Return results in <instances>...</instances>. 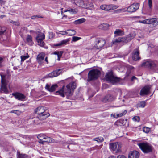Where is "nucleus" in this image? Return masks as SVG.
Returning <instances> with one entry per match:
<instances>
[{"label":"nucleus","mask_w":158,"mask_h":158,"mask_svg":"<svg viewBox=\"0 0 158 158\" xmlns=\"http://www.w3.org/2000/svg\"><path fill=\"white\" fill-rule=\"evenodd\" d=\"M108 158H116L115 156H114L112 155L110 156Z\"/></svg>","instance_id":"obj_57"},{"label":"nucleus","mask_w":158,"mask_h":158,"mask_svg":"<svg viewBox=\"0 0 158 158\" xmlns=\"http://www.w3.org/2000/svg\"><path fill=\"white\" fill-rule=\"evenodd\" d=\"M100 74V71L97 69L91 70L88 73V80L90 81L97 79Z\"/></svg>","instance_id":"obj_6"},{"label":"nucleus","mask_w":158,"mask_h":158,"mask_svg":"<svg viewBox=\"0 0 158 158\" xmlns=\"http://www.w3.org/2000/svg\"><path fill=\"white\" fill-rule=\"evenodd\" d=\"M6 30V28L4 27L0 26V35H3Z\"/></svg>","instance_id":"obj_40"},{"label":"nucleus","mask_w":158,"mask_h":158,"mask_svg":"<svg viewBox=\"0 0 158 158\" xmlns=\"http://www.w3.org/2000/svg\"><path fill=\"white\" fill-rule=\"evenodd\" d=\"M58 87L57 84L53 85L51 86H50L48 84H46L45 88L50 92L54 91Z\"/></svg>","instance_id":"obj_19"},{"label":"nucleus","mask_w":158,"mask_h":158,"mask_svg":"<svg viewBox=\"0 0 158 158\" xmlns=\"http://www.w3.org/2000/svg\"><path fill=\"white\" fill-rule=\"evenodd\" d=\"M106 44L105 40L101 38L96 39L94 43V47L98 49L102 48Z\"/></svg>","instance_id":"obj_9"},{"label":"nucleus","mask_w":158,"mask_h":158,"mask_svg":"<svg viewBox=\"0 0 158 158\" xmlns=\"http://www.w3.org/2000/svg\"><path fill=\"white\" fill-rule=\"evenodd\" d=\"M124 38H123L119 37L118 39H115L113 40L112 43L114 44H117L120 42L123 41Z\"/></svg>","instance_id":"obj_29"},{"label":"nucleus","mask_w":158,"mask_h":158,"mask_svg":"<svg viewBox=\"0 0 158 158\" xmlns=\"http://www.w3.org/2000/svg\"><path fill=\"white\" fill-rule=\"evenodd\" d=\"M145 106V102L144 101H142L138 103L137 106L138 107L144 108Z\"/></svg>","instance_id":"obj_39"},{"label":"nucleus","mask_w":158,"mask_h":158,"mask_svg":"<svg viewBox=\"0 0 158 158\" xmlns=\"http://www.w3.org/2000/svg\"><path fill=\"white\" fill-rule=\"evenodd\" d=\"M105 79L106 81L113 84L119 81V79L115 77L111 71L109 72L106 73L105 76Z\"/></svg>","instance_id":"obj_8"},{"label":"nucleus","mask_w":158,"mask_h":158,"mask_svg":"<svg viewBox=\"0 0 158 158\" xmlns=\"http://www.w3.org/2000/svg\"><path fill=\"white\" fill-rule=\"evenodd\" d=\"M114 124L117 126H122L124 125V120L123 119L118 120Z\"/></svg>","instance_id":"obj_33"},{"label":"nucleus","mask_w":158,"mask_h":158,"mask_svg":"<svg viewBox=\"0 0 158 158\" xmlns=\"http://www.w3.org/2000/svg\"><path fill=\"white\" fill-rule=\"evenodd\" d=\"M84 6L85 7H83V8H88L89 9H92L93 7V3L88 0H86L84 2Z\"/></svg>","instance_id":"obj_18"},{"label":"nucleus","mask_w":158,"mask_h":158,"mask_svg":"<svg viewBox=\"0 0 158 158\" xmlns=\"http://www.w3.org/2000/svg\"><path fill=\"white\" fill-rule=\"evenodd\" d=\"M37 17V15H34L31 16V18L32 19H34L35 18Z\"/></svg>","instance_id":"obj_56"},{"label":"nucleus","mask_w":158,"mask_h":158,"mask_svg":"<svg viewBox=\"0 0 158 158\" xmlns=\"http://www.w3.org/2000/svg\"><path fill=\"white\" fill-rule=\"evenodd\" d=\"M81 38L80 37L77 36H73L72 37V42H76L78 40L81 39Z\"/></svg>","instance_id":"obj_44"},{"label":"nucleus","mask_w":158,"mask_h":158,"mask_svg":"<svg viewBox=\"0 0 158 158\" xmlns=\"http://www.w3.org/2000/svg\"><path fill=\"white\" fill-rule=\"evenodd\" d=\"M139 22L146 24H151L156 25L157 24L158 21L157 19L155 18L147 19L139 21Z\"/></svg>","instance_id":"obj_11"},{"label":"nucleus","mask_w":158,"mask_h":158,"mask_svg":"<svg viewBox=\"0 0 158 158\" xmlns=\"http://www.w3.org/2000/svg\"><path fill=\"white\" fill-rule=\"evenodd\" d=\"M124 101H125V100L124 99H120L119 102L122 104V105L121 106H120L123 105V104H124V103L123 102H124Z\"/></svg>","instance_id":"obj_51"},{"label":"nucleus","mask_w":158,"mask_h":158,"mask_svg":"<svg viewBox=\"0 0 158 158\" xmlns=\"http://www.w3.org/2000/svg\"><path fill=\"white\" fill-rule=\"evenodd\" d=\"M85 19L84 18H81L76 20L74 21L75 24H81L85 21Z\"/></svg>","instance_id":"obj_37"},{"label":"nucleus","mask_w":158,"mask_h":158,"mask_svg":"<svg viewBox=\"0 0 158 158\" xmlns=\"http://www.w3.org/2000/svg\"><path fill=\"white\" fill-rule=\"evenodd\" d=\"M117 158H126V157L123 155H119L117 156Z\"/></svg>","instance_id":"obj_52"},{"label":"nucleus","mask_w":158,"mask_h":158,"mask_svg":"<svg viewBox=\"0 0 158 158\" xmlns=\"http://www.w3.org/2000/svg\"><path fill=\"white\" fill-rule=\"evenodd\" d=\"M46 108L45 107L40 106L35 110V112L39 114L40 118L41 120H43L45 119L50 115L48 113L46 112Z\"/></svg>","instance_id":"obj_2"},{"label":"nucleus","mask_w":158,"mask_h":158,"mask_svg":"<svg viewBox=\"0 0 158 158\" xmlns=\"http://www.w3.org/2000/svg\"><path fill=\"white\" fill-rule=\"evenodd\" d=\"M26 43L28 45L31 46L33 45L34 42L32 40V37L31 35H28L26 38Z\"/></svg>","instance_id":"obj_20"},{"label":"nucleus","mask_w":158,"mask_h":158,"mask_svg":"<svg viewBox=\"0 0 158 158\" xmlns=\"http://www.w3.org/2000/svg\"><path fill=\"white\" fill-rule=\"evenodd\" d=\"M84 2L82 0H75L74 3L77 6L82 7H85L84 6Z\"/></svg>","instance_id":"obj_27"},{"label":"nucleus","mask_w":158,"mask_h":158,"mask_svg":"<svg viewBox=\"0 0 158 158\" xmlns=\"http://www.w3.org/2000/svg\"><path fill=\"white\" fill-rule=\"evenodd\" d=\"M10 113H15L18 115H19L21 113V112L18 110H13L10 111Z\"/></svg>","instance_id":"obj_46"},{"label":"nucleus","mask_w":158,"mask_h":158,"mask_svg":"<svg viewBox=\"0 0 158 158\" xmlns=\"http://www.w3.org/2000/svg\"><path fill=\"white\" fill-rule=\"evenodd\" d=\"M127 113V110H124L122 112L120 113L119 114H117V116L118 117H122V116L125 115Z\"/></svg>","instance_id":"obj_42"},{"label":"nucleus","mask_w":158,"mask_h":158,"mask_svg":"<svg viewBox=\"0 0 158 158\" xmlns=\"http://www.w3.org/2000/svg\"><path fill=\"white\" fill-rule=\"evenodd\" d=\"M113 1H116V0H113Z\"/></svg>","instance_id":"obj_63"},{"label":"nucleus","mask_w":158,"mask_h":158,"mask_svg":"<svg viewBox=\"0 0 158 158\" xmlns=\"http://www.w3.org/2000/svg\"><path fill=\"white\" fill-rule=\"evenodd\" d=\"M45 56V54L43 53H41L39 54L37 56V60L39 64H41L44 60Z\"/></svg>","instance_id":"obj_22"},{"label":"nucleus","mask_w":158,"mask_h":158,"mask_svg":"<svg viewBox=\"0 0 158 158\" xmlns=\"http://www.w3.org/2000/svg\"><path fill=\"white\" fill-rule=\"evenodd\" d=\"M139 7V5L138 3L133 4L128 7L127 9L128 12H133L135 11Z\"/></svg>","instance_id":"obj_12"},{"label":"nucleus","mask_w":158,"mask_h":158,"mask_svg":"<svg viewBox=\"0 0 158 158\" xmlns=\"http://www.w3.org/2000/svg\"><path fill=\"white\" fill-rule=\"evenodd\" d=\"M62 33H61V34L63 35H67V31H62Z\"/></svg>","instance_id":"obj_53"},{"label":"nucleus","mask_w":158,"mask_h":158,"mask_svg":"<svg viewBox=\"0 0 158 158\" xmlns=\"http://www.w3.org/2000/svg\"><path fill=\"white\" fill-rule=\"evenodd\" d=\"M135 36V32H133L127 35L126 38V40L127 42L130 41L131 40L134 38Z\"/></svg>","instance_id":"obj_26"},{"label":"nucleus","mask_w":158,"mask_h":158,"mask_svg":"<svg viewBox=\"0 0 158 158\" xmlns=\"http://www.w3.org/2000/svg\"><path fill=\"white\" fill-rule=\"evenodd\" d=\"M62 54L63 52L62 51H55L53 53L54 54L57 55L58 57L57 60L59 61L60 60V58L61 57Z\"/></svg>","instance_id":"obj_32"},{"label":"nucleus","mask_w":158,"mask_h":158,"mask_svg":"<svg viewBox=\"0 0 158 158\" xmlns=\"http://www.w3.org/2000/svg\"><path fill=\"white\" fill-rule=\"evenodd\" d=\"M62 70L61 69H57L53 71L48 74L50 77H53L59 75L61 73Z\"/></svg>","instance_id":"obj_17"},{"label":"nucleus","mask_w":158,"mask_h":158,"mask_svg":"<svg viewBox=\"0 0 158 158\" xmlns=\"http://www.w3.org/2000/svg\"><path fill=\"white\" fill-rule=\"evenodd\" d=\"M3 59L1 58L0 57V67L2 66V61Z\"/></svg>","instance_id":"obj_54"},{"label":"nucleus","mask_w":158,"mask_h":158,"mask_svg":"<svg viewBox=\"0 0 158 158\" xmlns=\"http://www.w3.org/2000/svg\"><path fill=\"white\" fill-rule=\"evenodd\" d=\"M3 3V1L2 0H0V5L2 4Z\"/></svg>","instance_id":"obj_59"},{"label":"nucleus","mask_w":158,"mask_h":158,"mask_svg":"<svg viewBox=\"0 0 158 158\" xmlns=\"http://www.w3.org/2000/svg\"><path fill=\"white\" fill-rule=\"evenodd\" d=\"M139 153L136 151L130 152L128 155V158H139Z\"/></svg>","instance_id":"obj_15"},{"label":"nucleus","mask_w":158,"mask_h":158,"mask_svg":"<svg viewBox=\"0 0 158 158\" xmlns=\"http://www.w3.org/2000/svg\"><path fill=\"white\" fill-rule=\"evenodd\" d=\"M116 96H113L111 95L108 94L105 96L103 100V101L106 102L107 101H111L114 100Z\"/></svg>","instance_id":"obj_24"},{"label":"nucleus","mask_w":158,"mask_h":158,"mask_svg":"<svg viewBox=\"0 0 158 158\" xmlns=\"http://www.w3.org/2000/svg\"><path fill=\"white\" fill-rule=\"evenodd\" d=\"M109 146L110 149L112 151L116 153L121 152L122 144L120 143L117 142L110 143Z\"/></svg>","instance_id":"obj_7"},{"label":"nucleus","mask_w":158,"mask_h":158,"mask_svg":"<svg viewBox=\"0 0 158 158\" xmlns=\"http://www.w3.org/2000/svg\"><path fill=\"white\" fill-rule=\"evenodd\" d=\"M139 53L138 48L134 50L132 53V58L133 60L135 61L138 60L139 59Z\"/></svg>","instance_id":"obj_16"},{"label":"nucleus","mask_w":158,"mask_h":158,"mask_svg":"<svg viewBox=\"0 0 158 158\" xmlns=\"http://www.w3.org/2000/svg\"><path fill=\"white\" fill-rule=\"evenodd\" d=\"M10 22L12 23H14V21H11Z\"/></svg>","instance_id":"obj_60"},{"label":"nucleus","mask_w":158,"mask_h":158,"mask_svg":"<svg viewBox=\"0 0 158 158\" xmlns=\"http://www.w3.org/2000/svg\"><path fill=\"white\" fill-rule=\"evenodd\" d=\"M12 95L16 99L19 100L24 101L25 100L26 96L22 94L19 92H15L12 93Z\"/></svg>","instance_id":"obj_13"},{"label":"nucleus","mask_w":158,"mask_h":158,"mask_svg":"<svg viewBox=\"0 0 158 158\" xmlns=\"http://www.w3.org/2000/svg\"><path fill=\"white\" fill-rule=\"evenodd\" d=\"M45 61H46L47 63H48V60H47V57H46L45 59Z\"/></svg>","instance_id":"obj_58"},{"label":"nucleus","mask_w":158,"mask_h":158,"mask_svg":"<svg viewBox=\"0 0 158 158\" xmlns=\"http://www.w3.org/2000/svg\"><path fill=\"white\" fill-rule=\"evenodd\" d=\"M151 87L150 85H147L143 88L141 90L140 95H144L148 94L149 92Z\"/></svg>","instance_id":"obj_14"},{"label":"nucleus","mask_w":158,"mask_h":158,"mask_svg":"<svg viewBox=\"0 0 158 158\" xmlns=\"http://www.w3.org/2000/svg\"><path fill=\"white\" fill-rule=\"evenodd\" d=\"M67 35L71 36L75 35L76 32V31L73 30H67Z\"/></svg>","instance_id":"obj_31"},{"label":"nucleus","mask_w":158,"mask_h":158,"mask_svg":"<svg viewBox=\"0 0 158 158\" xmlns=\"http://www.w3.org/2000/svg\"><path fill=\"white\" fill-rule=\"evenodd\" d=\"M55 35L52 32H51L49 33V38L50 39H52L54 37Z\"/></svg>","instance_id":"obj_49"},{"label":"nucleus","mask_w":158,"mask_h":158,"mask_svg":"<svg viewBox=\"0 0 158 158\" xmlns=\"http://www.w3.org/2000/svg\"><path fill=\"white\" fill-rule=\"evenodd\" d=\"M152 61L151 60H147L143 62L142 64V66L145 68H148L150 69Z\"/></svg>","instance_id":"obj_23"},{"label":"nucleus","mask_w":158,"mask_h":158,"mask_svg":"<svg viewBox=\"0 0 158 158\" xmlns=\"http://www.w3.org/2000/svg\"><path fill=\"white\" fill-rule=\"evenodd\" d=\"M76 87V84L75 82H71L67 85L66 89L64 86H63L62 88L55 92V94L63 97H64L65 95L67 97L70 96L72 95L73 90Z\"/></svg>","instance_id":"obj_1"},{"label":"nucleus","mask_w":158,"mask_h":158,"mask_svg":"<svg viewBox=\"0 0 158 158\" xmlns=\"http://www.w3.org/2000/svg\"><path fill=\"white\" fill-rule=\"evenodd\" d=\"M30 32L35 33L38 34L37 36L36 37V39L38 44L41 46L43 47L44 45V43L43 41V40L45 39V35L43 33L40 32H35L32 30H30Z\"/></svg>","instance_id":"obj_5"},{"label":"nucleus","mask_w":158,"mask_h":158,"mask_svg":"<svg viewBox=\"0 0 158 158\" xmlns=\"http://www.w3.org/2000/svg\"><path fill=\"white\" fill-rule=\"evenodd\" d=\"M104 25H105V26H107L108 25L107 24H104Z\"/></svg>","instance_id":"obj_61"},{"label":"nucleus","mask_w":158,"mask_h":158,"mask_svg":"<svg viewBox=\"0 0 158 158\" xmlns=\"http://www.w3.org/2000/svg\"><path fill=\"white\" fill-rule=\"evenodd\" d=\"M40 158H43V157H40Z\"/></svg>","instance_id":"obj_62"},{"label":"nucleus","mask_w":158,"mask_h":158,"mask_svg":"<svg viewBox=\"0 0 158 158\" xmlns=\"http://www.w3.org/2000/svg\"><path fill=\"white\" fill-rule=\"evenodd\" d=\"M68 42V40H62L60 42L56 44L55 46H61L63 45L66 44Z\"/></svg>","instance_id":"obj_35"},{"label":"nucleus","mask_w":158,"mask_h":158,"mask_svg":"<svg viewBox=\"0 0 158 158\" xmlns=\"http://www.w3.org/2000/svg\"><path fill=\"white\" fill-rule=\"evenodd\" d=\"M132 120L135 121L139 122L140 120V118L139 116H136L133 118Z\"/></svg>","instance_id":"obj_45"},{"label":"nucleus","mask_w":158,"mask_h":158,"mask_svg":"<svg viewBox=\"0 0 158 158\" xmlns=\"http://www.w3.org/2000/svg\"><path fill=\"white\" fill-rule=\"evenodd\" d=\"M29 56L27 54L25 56H21V62H23L26 59L28 58Z\"/></svg>","instance_id":"obj_43"},{"label":"nucleus","mask_w":158,"mask_h":158,"mask_svg":"<svg viewBox=\"0 0 158 158\" xmlns=\"http://www.w3.org/2000/svg\"><path fill=\"white\" fill-rule=\"evenodd\" d=\"M137 145L141 150L145 154L150 153L152 151V146L147 142L139 143Z\"/></svg>","instance_id":"obj_3"},{"label":"nucleus","mask_w":158,"mask_h":158,"mask_svg":"<svg viewBox=\"0 0 158 158\" xmlns=\"http://www.w3.org/2000/svg\"><path fill=\"white\" fill-rule=\"evenodd\" d=\"M114 36L122 35L124 34V32L119 29H116L114 32Z\"/></svg>","instance_id":"obj_28"},{"label":"nucleus","mask_w":158,"mask_h":158,"mask_svg":"<svg viewBox=\"0 0 158 158\" xmlns=\"http://www.w3.org/2000/svg\"><path fill=\"white\" fill-rule=\"evenodd\" d=\"M127 72L126 73L127 76H129V74L131 73V71L133 69L134 67L131 66L127 65Z\"/></svg>","instance_id":"obj_30"},{"label":"nucleus","mask_w":158,"mask_h":158,"mask_svg":"<svg viewBox=\"0 0 158 158\" xmlns=\"http://www.w3.org/2000/svg\"><path fill=\"white\" fill-rule=\"evenodd\" d=\"M18 158H28V157L25 154H20L18 156Z\"/></svg>","instance_id":"obj_48"},{"label":"nucleus","mask_w":158,"mask_h":158,"mask_svg":"<svg viewBox=\"0 0 158 158\" xmlns=\"http://www.w3.org/2000/svg\"><path fill=\"white\" fill-rule=\"evenodd\" d=\"M1 77L2 85L1 87V92L2 93H7L8 92L7 88V85L8 81L6 78V76L1 74Z\"/></svg>","instance_id":"obj_4"},{"label":"nucleus","mask_w":158,"mask_h":158,"mask_svg":"<svg viewBox=\"0 0 158 158\" xmlns=\"http://www.w3.org/2000/svg\"><path fill=\"white\" fill-rule=\"evenodd\" d=\"M150 69L154 71L158 70V61H152Z\"/></svg>","instance_id":"obj_21"},{"label":"nucleus","mask_w":158,"mask_h":158,"mask_svg":"<svg viewBox=\"0 0 158 158\" xmlns=\"http://www.w3.org/2000/svg\"><path fill=\"white\" fill-rule=\"evenodd\" d=\"M68 11L71 14H75L77 13V11L74 9H70L69 10H64V11L62 10L61 11V13L62 14L64 12H66Z\"/></svg>","instance_id":"obj_36"},{"label":"nucleus","mask_w":158,"mask_h":158,"mask_svg":"<svg viewBox=\"0 0 158 158\" xmlns=\"http://www.w3.org/2000/svg\"><path fill=\"white\" fill-rule=\"evenodd\" d=\"M137 79L134 76H133L131 78V81H133L135 79Z\"/></svg>","instance_id":"obj_55"},{"label":"nucleus","mask_w":158,"mask_h":158,"mask_svg":"<svg viewBox=\"0 0 158 158\" xmlns=\"http://www.w3.org/2000/svg\"><path fill=\"white\" fill-rule=\"evenodd\" d=\"M100 8L101 10H103L109 11L116 9L117 6L113 4H104L101 5Z\"/></svg>","instance_id":"obj_10"},{"label":"nucleus","mask_w":158,"mask_h":158,"mask_svg":"<svg viewBox=\"0 0 158 158\" xmlns=\"http://www.w3.org/2000/svg\"><path fill=\"white\" fill-rule=\"evenodd\" d=\"M104 139L102 137H98L93 139V140L97 141L98 143H100L103 141Z\"/></svg>","instance_id":"obj_34"},{"label":"nucleus","mask_w":158,"mask_h":158,"mask_svg":"<svg viewBox=\"0 0 158 158\" xmlns=\"http://www.w3.org/2000/svg\"><path fill=\"white\" fill-rule=\"evenodd\" d=\"M40 120V119L39 118V116L38 117V118H34V119L32 121L36 124H38L39 123V120Z\"/></svg>","instance_id":"obj_47"},{"label":"nucleus","mask_w":158,"mask_h":158,"mask_svg":"<svg viewBox=\"0 0 158 158\" xmlns=\"http://www.w3.org/2000/svg\"><path fill=\"white\" fill-rule=\"evenodd\" d=\"M148 5L150 8H151L152 6V0H148Z\"/></svg>","instance_id":"obj_50"},{"label":"nucleus","mask_w":158,"mask_h":158,"mask_svg":"<svg viewBox=\"0 0 158 158\" xmlns=\"http://www.w3.org/2000/svg\"><path fill=\"white\" fill-rule=\"evenodd\" d=\"M45 135L43 134H40L38 135L37 136L38 138L39 139L40 141H39V143L43 144L44 143V140L46 137Z\"/></svg>","instance_id":"obj_25"},{"label":"nucleus","mask_w":158,"mask_h":158,"mask_svg":"<svg viewBox=\"0 0 158 158\" xmlns=\"http://www.w3.org/2000/svg\"><path fill=\"white\" fill-rule=\"evenodd\" d=\"M150 130V128L146 127H143V132L146 133H149Z\"/></svg>","instance_id":"obj_41"},{"label":"nucleus","mask_w":158,"mask_h":158,"mask_svg":"<svg viewBox=\"0 0 158 158\" xmlns=\"http://www.w3.org/2000/svg\"><path fill=\"white\" fill-rule=\"evenodd\" d=\"M45 138L46 139H45L44 140V142L50 143L54 142L53 139L46 136Z\"/></svg>","instance_id":"obj_38"}]
</instances>
